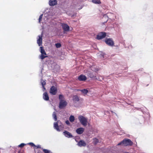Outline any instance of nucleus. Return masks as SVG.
<instances>
[{
  "mask_svg": "<svg viewBox=\"0 0 153 153\" xmlns=\"http://www.w3.org/2000/svg\"><path fill=\"white\" fill-rule=\"evenodd\" d=\"M70 121L71 122H73L75 120V118L73 115H71L69 118Z\"/></svg>",
  "mask_w": 153,
  "mask_h": 153,
  "instance_id": "412c9836",
  "label": "nucleus"
},
{
  "mask_svg": "<svg viewBox=\"0 0 153 153\" xmlns=\"http://www.w3.org/2000/svg\"><path fill=\"white\" fill-rule=\"evenodd\" d=\"M43 88V91H44L45 90H46V89L45 88V87L44 86H42Z\"/></svg>",
  "mask_w": 153,
  "mask_h": 153,
  "instance_id": "e433bc0d",
  "label": "nucleus"
},
{
  "mask_svg": "<svg viewBox=\"0 0 153 153\" xmlns=\"http://www.w3.org/2000/svg\"><path fill=\"white\" fill-rule=\"evenodd\" d=\"M92 2L95 4H100L101 3L100 0H92Z\"/></svg>",
  "mask_w": 153,
  "mask_h": 153,
  "instance_id": "4be33fe9",
  "label": "nucleus"
},
{
  "mask_svg": "<svg viewBox=\"0 0 153 153\" xmlns=\"http://www.w3.org/2000/svg\"><path fill=\"white\" fill-rule=\"evenodd\" d=\"M78 79L79 81H85L86 79L87 78L85 76L81 74L78 77Z\"/></svg>",
  "mask_w": 153,
  "mask_h": 153,
  "instance_id": "4468645a",
  "label": "nucleus"
},
{
  "mask_svg": "<svg viewBox=\"0 0 153 153\" xmlns=\"http://www.w3.org/2000/svg\"><path fill=\"white\" fill-rule=\"evenodd\" d=\"M125 153H128V152H126Z\"/></svg>",
  "mask_w": 153,
  "mask_h": 153,
  "instance_id": "58836bf2",
  "label": "nucleus"
},
{
  "mask_svg": "<svg viewBox=\"0 0 153 153\" xmlns=\"http://www.w3.org/2000/svg\"><path fill=\"white\" fill-rule=\"evenodd\" d=\"M78 118L80 123L83 126H85L87 125L88 122L87 117L82 115H79L78 116Z\"/></svg>",
  "mask_w": 153,
  "mask_h": 153,
  "instance_id": "f257e3e1",
  "label": "nucleus"
},
{
  "mask_svg": "<svg viewBox=\"0 0 153 153\" xmlns=\"http://www.w3.org/2000/svg\"><path fill=\"white\" fill-rule=\"evenodd\" d=\"M63 134L65 137L67 138H71L73 137V136L72 134L70 132L67 131H65L63 132Z\"/></svg>",
  "mask_w": 153,
  "mask_h": 153,
  "instance_id": "6e6552de",
  "label": "nucleus"
},
{
  "mask_svg": "<svg viewBox=\"0 0 153 153\" xmlns=\"http://www.w3.org/2000/svg\"><path fill=\"white\" fill-rule=\"evenodd\" d=\"M28 144L31 145V146L33 147L36 146L33 143L30 142L28 143Z\"/></svg>",
  "mask_w": 153,
  "mask_h": 153,
  "instance_id": "473e14b6",
  "label": "nucleus"
},
{
  "mask_svg": "<svg viewBox=\"0 0 153 153\" xmlns=\"http://www.w3.org/2000/svg\"><path fill=\"white\" fill-rule=\"evenodd\" d=\"M105 42L108 45L110 46H113L114 44V42L111 38L106 39Z\"/></svg>",
  "mask_w": 153,
  "mask_h": 153,
  "instance_id": "7ed1b4c3",
  "label": "nucleus"
},
{
  "mask_svg": "<svg viewBox=\"0 0 153 153\" xmlns=\"http://www.w3.org/2000/svg\"><path fill=\"white\" fill-rule=\"evenodd\" d=\"M41 83L42 86H44L46 85V82L45 81L41 80Z\"/></svg>",
  "mask_w": 153,
  "mask_h": 153,
  "instance_id": "a878e982",
  "label": "nucleus"
},
{
  "mask_svg": "<svg viewBox=\"0 0 153 153\" xmlns=\"http://www.w3.org/2000/svg\"><path fill=\"white\" fill-rule=\"evenodd\" d=\"M36 147L37 148H41V146L40 145H38L37 146H36Z\"/></svg>",
  "mask_w": 153,
  "mask_h": 153,
  "instance_id": "c9c22d12",
  "label": "nucleus"
},
{
  "mask_svg": "<svg viewBox=\"0 0 153 153\" xmlns=\"http://www.w3.org/2000/svg\"><path fill=\"white\" fill-rule=\"evenodd\" d=\"M26 144L24 143H22L19 145H18V147L22 148Z\"/></svg>",
  "mask_w": 153,
  "mask_h": 153,
  "instance_id": "7c9ffc66",
  "label": "nucleus"
},
{
  "mask_svg": "<svg viewBox=\"0 0 153 153\" xmlns=\"http://www.w3.org/2000/svg\"><path fill=\"white\" fill-rule=\"evenodd\" d=\"M73 100L74 102L76 103L79 101V99L78 96L76 95H75L73 96Z\"/></svg>",
  "mask_w": 153,
  "mask_h": 153,
  "instance_id": "dca6fc26",
  "label": "nucleus"
},
{
  "mask_svg": "<svg viewBox=\"0 0 153 153\" xmlns=\"http://www.w3.org/2000/svg\"><path fill=\"white\" fill-rule=\"evenodd\" d=\"M123 146H130L132 145L133 142L128 139H124L123 140Z\"/></svg>",
  "mask_w": 153,
  "mask_h": 153,
  "instance_id": "f03ea898",
  "label": "nucleus"
},
{
  "mask_svg": "<svg viewBox=\"0 0 153 153\" xmlns=\"http://www.w3.org/2000/svg\"><path fill=\"white\" fill-rule=\"evenodd\" d=\"M87 74L88 76L91 78H92L94 79H98L96 77L95 74L94 72L91 71H88Z\"/></svg>",
  "mask_w": 153,
  "mask_h": 153,
  "instance_id": "20e7f679",
  "label": "nucleus"
},
{
  "mask_svg": "<svg viewBox=\"0 0 153 153\" xmlns=\"http://www.w3.org/2000/svg\"><path fill=\"white\" fill-rule=\"evenodd\" d=\"M77 145L80 147L85 146L86 144L84 140H80L78 143Z\"/></svg>",
  "mask_w": 153,
  "mask_h": 153,
  "instance_id": "ddd939ff",
  "label": "nucleus"
},
{
  "mask_svg": "<svg viewBox=\"0 0 153 153\" xmlns=\"http://www.w3.org/2000/svg\"><path fill=\"white\" fill-rule=\"evenodd\" d=\"M54 127L57 131H60V129L59 128L57 122L54 123Z\"/></svg>",
  "mask_w": 153,
  "mask_h": 153,
  "instance_id": "f3484780",
  "label": "nucleus"
},
{
  "mask_svg": "<svg viewBox=\"0 0 153 153\" xmlns=\"http://www.w3.org/2000/svg\"><path fill=\"white\" fill-rule=\"evenodd\" d=\"M43 15V14H42L41 15L39 16V23L42 20V18Z\"/></svg>",
  "mask_w": 153,
  "mask_h": 153,
  "instance_id": "2f4dec72",
  "label": "nucleus"
},
{
  "mask_svg": "<svg viewBox=\"0 0 153 153\" xmlns=\"http://www.w3.org/2000/svg\"><path fill=\"white\" fill-rule=\"evenodd\" d=\"M55 46L57 48H59L61 47V44L60 43H56L55 44Z\"/></svg>",
  "mask_w": 153,
  "mask_h": 153,
  "instance_id": "bb28decb",
  "label": "nucleus"
},
{
  "mask_svg": "<svg viewBox=\"0 0 153 153\" xmlns=\"http://www.w3.org/2000/svg\"><path fill=\"white\" fill-rule=\"evenodd\" d=\"M59 98L60 101L61 100H63L62 99L64 98V97L63 95L60 94L59 95Z\"/></svg>",
  "mask_w": 153,
  "mask_h": 153,
  "instance_id": "c756f323",
  "label": "nucleus"
},
{
  "mask_svg": "<svg viewBox=\"0 0 153 153\" xmlns=\"http://www.w3.org/2000/svg\"><path fill=\"white\" fill-rule=\"evenodd\" d=\"M67 105V102L64 100H61L59 103V107L60 109H62L63 108L65 107Z\"/></svg>",
  "mask_w": 153,
  "mask_h": 153,
  "instance_id": "39448f33",
  "label": "nucleus"
},
{
  "mask_svg": "<svg viewBox=\"0 0 153 153\" xmlns=\"http://www.w3.org/2000/svg\"><path fill=\"white\" fill-rule=\"evenodd\" d=\"M43 99L45 100L48 101L49 99V97L47 92H45L43 94Z\"/></svg>",
  "mask_w": 153,
  "mask_h": 153,
  "instance_id": "2eb2a0df",
  "label": "nucleus"
},
{
  "mask_svg": "<svg viewBox=\"0 0 153 153\" xmlns=\"http://www.w3.org/2000/svg\"><path fill=\"white\" fill-rule=\"evenodd\" d=\"M43 151L45 153H52L50 150L46 149H43Z\"/></svg>",
  "mask_w": 153,
  "mask_h": 153,
  "instance_id": "393cba45",
  "label": "nucleus"
},
{
  "mask_svg": "<svg viewBox=\"0 0 153 153\" xmlns=\"http://www.w3.org/2000/svg\"><path fill=\"white\" fill-rule=\"evenodd\" d=\"M74 16V15H73L72 16Z\"/></svg>",
  "mask_w": 153,
  "mask_h": 153,
  "instance_id": "4c0bfd02",
  "label": "nucleus"
},
{
  "mask_svg": "<svg viewBox=\"0 0 153 153\" xmlns=\"http://www.w3.org/2000/svg\"><path fill=\"white\" fill-rule=\"evenodd\" d=\"M84 128H83L80 127L77 128L76 130V132L79 134H81L83 132Z\"/></svg>",
  "mask_w": 153,
  "mask_h": 153,
  "instance_id": "9b49d317",
  "label": "nucleus"
},
{
  "mask_svg": "<svg viewBox=\"0 0 153 153\" xmlns=\"http://www.w3.org/2000/svg\"><path fill=\"white\" fill-rule=\"evenodd\" d=\"M49 3L50 6H53L57 4V0H50Z\"/></svg>",
  "mask_w": 153,
  "mask_h": 153,
  "instance_id": "f8f14e48",
  "label": "nucleus"
},
{
  "mask_svg": "<svg viewBox=\"0 0 153 153\" xmlns=\"http://www.w3.org/2000/svg\"><path fill=\"white\" fill-rule=\"evenodd\" d=\"M62 27L64 30V33L65 32L68 31L69 30V27L66 24H62Z\"/></svg>",
  "mask_w": 153,
  "mask_h": 153,
  "instance_id": "1a4fd4ad",
  "label": "nucleus"
},
{
  "mask_svg": "<svg viewBox=\"0 0 153 153\" xmlns=\"http://www.w3.org/2000/svg\"><path fill=\"white\" fill-rule=\"evenodd\" d=\"M94 141V142L95 144H97L98 142V139L96 138H94L93 139Z\"/></svg>",
  "mask_w": 153,
  "mask_h": 153,
  "instance_id": "c85d7f7f",
  "label": "nucleus"
},
{
  "mask_svg": "<svg viewBox=\"0 0 153 153\" xmlns=\"http://www.w3.org/2000/svg\"><path fill=\"white\" fill-rule=\"evenodd\" d=\"M40 51L41 53V54L46 55V53L45 50L43 49V48L42 47H40Z\"/></svg>",
  "mask_w": 153,
  "mask_h": 153,
  "instance_id": "a211bd4d",
  "label": "nucleus"
},
{
  "mask_svg": "<svg viewBox=\"0 0 153 153\" xmlns=\"http://www.w3.org/2000/svg\"><path fill=\"white\" fill-rule=\"evenodd\" d=\"M106 36V33L105 32H102L99 33L97 36V39L100 40L104 38Z\"/></svg>",
  "mask_w": 153,
  "mask_h": 153,
  "instance_id": "423d86ee",
  "label": "nucleus"
},
{
  "mask_svg": "<svg viewBox=\"0 0 153 153\" xmlns=\"http://www.w3.org/2000/svg\"><path fill=\"white\" fill-rule=\"evenodd\" d=\"M65 123L68 125H70V123L68 120L66 121Z\"/></svg>",
  "mask_w": 153,
  "mask_h": 153,
  "instance_id": "f704fd0d",
  "label": "nucleus"
},
{
  "mask_svg": "<svg viewBox=\"0 0 153 153\" xmlns=\"http://www.w3.org/2000/svg\"><path fill=\"white\" fill-rule=\"evenodd\" d=\"M122 145H123V140L120 142L118 143L117 144L118 146H120Z\"/></svg>",
  "mask_w": 153,
  "mask_h": 153,
  "instance_id": "72a5a7b5",
  "label": "nucleus"
},
{
  "mask_svg": "<svg viewBox=\"0 0 153 153\" xmlns=\"http://www.w3.org/2000/svg\"><path fill=\"white\" fill-rule=\"evenodd\" d=\"M80 91H81L82 93L86 94L88 92V91L86 89H83L80 90Z\"/></svg>",
  "mask_w": 153,
  "mask_h": 153,
  "instance_id": "aec40b11",
  "label": "nucleus"
},
{
  "mask_svg": "<svg viewBox=\"0 0 153 153\" xmlns=\"http://www.w3.org/2000/svg\"><path fill=\"white\" fill-rule=\"evenodd\" d=\"M105 54L103 53V52H101L100 54H99V56H100V57L101 58L105 59Z\"/></svg>",
  "mask_w": 153,
  "mask_h": 153,
  "instance_id": "5701e85b",
  "label": "nucleus"
},
{
  "mask_svg": "<svg viewBox=\"0 0 153 153\" xmlns=\"http://www.w3.org/2000/svg\"><path fill=\"white\" fill-rule=\"evenodd\" d=\"M46 55L45 54H41L40 56V58L42 59H44L45 58L47 57Z\"/></svg>",
  "mask_w": 153,
  "mask_h": 153,
  "instance_id": "b1692460",
  "label": "nucleus"
},
{
  "mask_svg": "<svg viewBox=\"0 0 153 153\" xmlns=\"http://www.w3.org/2000/svg\"><path fill=\"white\" fill-rule=\"evenodd\" d=\"M108 15H107V14H105L103 15V18H105L107 19V20L105 22V23L106 22L108 21Z\"/></svg>",
  "mask_w": 153,
  "mask_h": 153,
  "instance_id": "cd10ccee",
  "label": "nucleus"
},
{
  "mask_svg": "<svg viewBox=\"0 0 153 153\" xmlns=\"http://www.w3.org/2000/svg\"><path fill=\"white\" fill-rule=\"evenodd\" d=\"M52 117L54 120L56 121L57 120L56 114V112H54L52 114Z\"/></svg>",
  "mask_w": 153,
  "mask_h": 153,
  "instance_id": "6ab92c4d",
  "label": "nucleus"
},
{
  "mask_svg": "<svg viewBox=\"0 0 153 153\" xmlns=\"http://www.w3.org/2000/svg\"><path fill=\"white\" fill-rule=\"evenodd\" d=\"M42 33L41 35V36L39 35L38 36L39 38L37 39V43L39 45V46H40L42 45Z\"/></svg>",
  "mask_w": 153,
  "mask_h": 153,
  "instance_id": "9d476101",
  "label": "nucleus"
},
{
  "mask_svg": "<svg viewBox=\"0 0 153 153\" xmlns=\"http://www.w3.org/2000/svg\"><path fill=\"white\" fill-rule=\"evenodd\" d=\"M57 88L54 86H52L50 89V93L52 95H55L57 92Z\"/></svg>",
  "mask_w": 153,
  "mask_h": 153,
  "instance_id": "0eeeda50",
  "label": "nucleus"
}]
</instances>
